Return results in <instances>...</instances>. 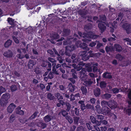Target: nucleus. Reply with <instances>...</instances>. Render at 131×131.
<instances>
[{"label":"nucleus","mask_w":131,"mask_h":131,"mask_svg":"<svg viewBox=\"0 0 131 131\" xmlns=\"http://www.w3.org/2000/svg\"><path fill=\"white\" fill-rule=\"evenodd\" d=\"M9 93H6L4 94L1 98L0 103L2 106H5L8 103V100L10 97Z\"/></svg>","instance_id":"obj_1"},{"label":"nucleus","mask_w":131,"mask_h":131,"mask_svg":"<svg viewBox=\"0 0 131 131\" xmlns=\"http://www.w3.org/2000/svg\"><path fill=\"white\" fill-rule=\"evenodd\" d=\"M76 49L75 46L74 45L70 46H67L65 47V55L70 56L71 55V52Z\"/></svg>","instance_id":"obj_2"},{"label":"nucleus","mask_w":131,"mask_h":131,"mask_svg":"<svg viewBox=\"0 0 131 131\" xmlns=\"http://www.w3.org/2000/svg\"><path fill=\"white\" fill-rule=\"evenodd\" d=\"M84 34L85 37L93 39H96L99 36L98 35H95L91 31H89L87 33H84Z\"/></svg>","instance_id":"obj_3"},{"label":"nucleus","mask_w":131,"mask_h":131,"mask_svg":"<svg viewBox=\"0 0 131 131\" xmlns=\"http://www.w3.org/2000/svg\"><path fill=\"white\" fill-rule=\"evenodd\" d=\"M83 68L82 69L81 71L80 72V79L83 82H92L91 81H87L86 79L87 77V75L85 74L86 72H85L82 70Z\"/></svg>","instance_id":"obj_4"},{"label":"nucleus","mask_w":131,"mask_h":131,"mask_svg":"<svg viewBox=\"0 0 131 131\" xmlns=\"http://www.w3.org/2000/svg\"><path fill=\"white\" fill-rule=\"evenodd\" d=\"M53 50H48L47 51V52L50 54V56L52 57H55L57 55H59L57 51L55 48H53Z\"/></svg>","instance_id":"obj_5"},{"label":"nucleus","mask_w":131,"mask_h":131,"mask_svg":"<svg viewBox=\"0 0 131 131\" xmlns=\"http://www.w3.org/2000/svg\"><path fill=\"white\" fill-rule=\"evenodd\" d=\"M123 27L126 30L127 34H129L131 32V26L130 24L125 23L123 25Z\"/></svg>","instance_id":"obj_6"},{"label":"nucleus","mask_w":131,"mask_h":131,"mask_svg":"<svg viewBox=\"0 0 131 131\" xmlns=\"http://www.w3.org/2000/svg\"><path fill=\"white\" fill-rule=\"evenodd\" d=\"M108 106L111 109H114L117 106V103L113 100H110L108 102Z\"/></svg>","instance_id":"obj_7"},{"label":"nucleus","mask_w":131,"mask_h":131,"mask_svg":"<svg viewBox=\"0 0 131 131\" xmlns=\"http://www.w3.org/2000/svg\"><path fill=\"white\" fill-rule=\"evenodd\" d=\"M98 27L101 30V32L102 33L104 32L106 29L105 23L103 22L99 23L98 24Z\"/></svg>","instance_id":"obj_8"},{"label":"nucleus","mask_w":131,"mask_h":131,"mask_svg":"<svg viewBox=\"0 0 131 131\" xmlns=\"http://www.w3.org/2000/svg\"><path fill=\"white\" fill-rule=\"evenodd\" d=\"M111 111V110L107 107H102L101 112L104 115H106Z\"/></svg>","instance_id":"obj_9"},{"label":"nucleus","mask_w":131,"mask_h":131,"mask_svg":"<svg viewBox=\"0 0 131 131\" xmlns=\"http://www.w3.org/2000/svg\"><path fill=\"white\" fill-rule=\"evenodd\" d=\"M128 97L130 100V101L128 102L129 106H131V90L129 91L128 94ZM126 112L129 115L131 114V108H128L126 110Z\"/></svg>","instance_id":"obj_10"},{"label":"nucleus","mask_w":131,"mask_h":131,"mask_svg":"<svg viewBox=\"0 0 131 131\" xmlns=\"http://www.w3.org/2000/svg\"><path fill=\"white\" fill-rule=\"evenodd\" d=\"M36 125L39 127L43 129L47 127V124L46 123L43 122L42 121H40L36 123Z\"/></svg>","instance_id":"obj_11"},{"label":"nucleus","mask_w":131,"mask_h":131,"mask_svg":"<svg viewBox=\"0 0 131 131\" xmlns=\"http://www.w3.org/2000/svg\"><path fill=\"white\" fill-rule=\"evenodd\" d=\"M13 55V53L12 51L9 50H8L5 52L3 54L5 57L8 58L12 57Z\"/></svg>","instance_id":"obj_12"},{"label":"nucleus","mask_w":131,"mask_h":131,"mask_svg":"<svg viewBox=\"0 0 131 131\" xmlns=\"http://www.w3.org/2000/svg\"><path fill=\"white\" fill-rule=\"evenodd\" d=\"M81 46H82V47H80L84 50L82 52V53H84V54L86 53L87 51L89 50V49L86 43L85 42L82 43Z\"/></svg>","instance_id":"obj_13"},{"label":"nucleus","mask_w":131,"mask_h":131,"mask_svg":"<svg viewBox=\"0 0 131 131\" xmlns=\"http://www.w3.org/2000/svg\"><path fill=\"white\" fill-rule=\"evenodd\" d=\"M16 107V105L14 104L13 103H11L7 108V112L9 113H12Z\"/></svg>","instance_id":"obj_14"},{"label":"nucleus","mask_w":131,"mask_h":131,"mask_svg":"<svg viewBox=\"0 0 131 131\" xmlns=\"http://www.w3.org/2000/svg\"><path fill=\"white\" fill-rule=\"evenodd\" d=\"M111 74V73L106 72L103 73V77L105 78L111 79L112 78Z\"/></svg>","instance_id":"obj_15"},{"label":"nucleus","mask_w":131,"mask_h":131,"mask_svg":"<svg viewBox=\"0 0 131 131\" xmlns=\"http://www.w3.org/2000/svg\"><path fill=\"white\" fill-rule=\"evenodd\" d=\"M93 93L94 95L96 97H99L101 94V90L100 89L98 88H96L93 90Z\"/></svg>","instance_id":"obj_16"},{"label":"nucleus","mask_w":131,"mask_h":131,"mask_svg":"<svg viewBox=\"0 0 131 131\" xmlns=\"http://www.w3.org/2000/svg\"><path fill=\"white\" fill-rule=\"evenodd\" d=\"M70 33V30L68 29H64L62 33V36L63 37H66L69 35Z\"/></svg>","instance_id":"obj_17"},{"label":"nucleus","mask_w":131,"mask_h":131,"mask_svg":"<svg viewBox=\"0 0 131 131\" xmlns=\"http://www.w3.org/2000/svg\"><path fill=\"white\" fill-rule=\"evenodd\" d=\"M127 89H125V90H122L121 89H118L116 88H114L113 89L112 91L114 93H118L119 90H121V92H128V91H126V90Z\"/></svg>","instance_id":"obj_18"},{"label":"nucleus","mask_w":131,"mask_h":131,"mask_svg":"<svg viewBox=\"0 0 131 131\" xmlns=\"http://www.w3.org/2000/svg\"><path fill=\"white\" fill-rule=\"evenodd\" d=\"M35 64V63L34 62V61L30 60L28 63V66L29 69H31L32 68L33 66Z\"/></svg>","instance_id":"obj_19"},{"label":"nucleus","mask_w":131,"mask_h":131,"mask_svg":"<svg viewBox=\"0 0 131 131\" xmlns=\"http://www.w3.org/2000/svg\"><path fill=\"white\" fill-rule=\"evenodd\" d=\"M114 47L115 48L116 50L117 51L120 52L122 51V47L119 44H115L114 45Z\"/></svg>","instance_id":"obj_20"},{"label":"nucleus","mask_w":131,"mask_h":131,"mask_svg":"<svg viewBox=\"0 0 131 131\" xmlns=\"http://www.w3.org/2000/svg\"><path fill=\"white\" fill-rule=\"evenodd\" d=\"M16 114L20 115H23L24 114V111L21 110L20 107H18L16 109Z\"/></svg>","instance_id":"obj_21"},{"label":"nucleus","mask_w":131,"mask_h":131,"mask_svg":"<svg viewBox=\"0 0 131 131\" xmlns=\"http://www.w3.org/2000/svg\"><path fill=\"white\" fill-rule=\"evenodd\" d=\"M72 78H69V79L71 81V82H76V80L78 79V77L77 75L75 74L72 73Z\"/></svg>","instance_id":"obj_22"},{"label":"nucleus","mask_w":131,"mask_h":131,"mask_svg":"<svg viewBox=\"0 0 131 131\" xmlns=\"http://www.w3.org/2000/svg\"><path fill=\"white\" fill-rule=\"evenodd\" d=\"M84 54V53H82L81 54V55L82 57V59L84 61L88 60L90 58L89 55L85 54Z\"/></svg>","instance_id":"obj_23"},{"label":"nucleus","mask_w":131,"mask_h":131,"mask_svg":"<svg viewBox=\"0 0 131 131\" xmlns=\"http://www.w3.org/2000/svg\"><path fill=\"white\" fill-rule=\"evenodd\" d=\"M52 72L53 74H59V73L58 72V71L57 70L56 68V63H54L52 64Z\"/></svg>","instance_id":"obj_24"},{"label":"nucleus","mask_w":131,"mask_h":131,"mask_svg":"<svg viewBox=\"0 0 131 131\" xmlns=\"http://www.w3.org/2000/svg\"><path fill=\"white\" fill-rule=\"evenodd\" d=\"M69 90V91L71 92H74V90L75 86L74 85H73L70 82L68 85Z\"/></svg>","instance_id":"obj_25"},{"label":"nucleus","mask_w":131,"mask_h":131,"mask_svg":"<svg viewBox=\"0 0 131 131\" xmlns=\"http://www.w3.org/2000/svg\"><path fill=\"white\" fill-rule=\"evenodd\" d=\"M43 120L45 123H48L50 121L51 118V116L47 115L43 117Z\"/></svg>","instance_id":"obj_26"},{"label":"nucleus","mask_w":131,"mask_h":131,"mask_svg":"<svg viewBox=\"0 0 131 131\" xmlns=\"http://www.w3.org/2000/svg\"><path fill=\"white\" fill-rule=\"evenodd\" d=\"M111 96V95L108 93H105L102 95V97L104 99H108Z\"/></svg>","instance_id":"obj_27"},{"label":"nucleus","mask_w":131,"mask_h":131,"mask_svg":"<svg viewBox=\"0 0 131 131\" xmlns=\"http://www.w3.org/2000/svg\"><path fill=\"white\" fill-rule=\"evenodd\" d=\"M92 25L88 24L85 25L84 27V29L86 31H87L92 28Z\"/></svg>","instance_id":"obj_28"},{"label":"nucleus","mask_w":131,"mask_h":131,"mask_svg":"<svg viewBox=\"0 0 131 131\" xmlns=\"http://www.w3.org/2000/svg\"><path fill=\"white\" fill-rule=\"evenodd\" d=\"M12 43V41L10 39L7 40L5 43L4 47L5 48H8L10 46Z\"/></svg>","instance_id":"obj_29"},{"label":"nucleus","mask_w":131,"mask_h":131,"mask_svg":"<svg viewBox=\"0 0 131 131\" xmlns=\"http://www.w3.org/2000/svg\"><path fill=\"white\" fill-rule=\"evenodd\" d=\"M105 49L107 53L110 52H112L114 51V50L113 47L111 46H106Z\"/></svg>","instance_id":"obj_30"},{"label":"nucleus","mask_w":131,"mask_h":131,"mask_svg":"<svg viewBox=\"0 0 131 131\" xmlns=\"http://www.w3.org/2000/svg\"><path fill=\"white\" fill-rule=\"evenodd\" d=\"M115 58L118 60L121 61H122L124 58V57L121 54H119L116 55Z\"/></svg>","instance_id":"obj_31"},{"label":"nucleus","mask_w":131,"mask_h":131,"mask_svg":"<svg viewBox=\"0 0 131 131\" xmlns=\"http://www.w3.org/2000/svg\"><path fill=\"white\" fill-rule=\"evenodd\" d=\"M82 70L85 72H90L92 71V69L91 67L90 66L86 68H83Z\"/></svg>","instance_id":"obj_32"},{"label":"nucleus","mask_w":131,"mask_h":131,"mask_svg":"<svg viewBox=\"0 0 131 131\" xmlns=\"http://www.w3.org/2000/svg\"><path fill=\"white\" fill-rule=\"evenodd\" d=\"M81 89L83 94L86 95V94L87 90L85 87L82 86L81 88Z\"/></svg>","instance_id":"obj_33"},{"label":"nucleus","mask_w":131,"mask_h":131,"mask_svg":"<svg viewBox=\"0 0 131 131\" xmlns=\"http://www.w3.org/2000/svg\"><path fill=\"white\" fill-rule=\"evenodd\" d=\"M34 72L37 74H40L41 72L40 68L37 67L35 68Z\"/></svg>","instance_id":"obj_34"},{"label":"nucleus","mask_w":131,"mask_h":131,"mask_svg":"<svg viewBox=\"0 0 131 131\" xmlns=\"http://www.w3.org/2000/svg\"><path fill=\"white\" fill-rule=\"evenodd\" d=\"M86 129L82 126L78 127L77 128V131H86Z\"/></svg>","instance_id":"obj_35"},{"label":"nucleus","mask_w":131,"mask_h":131,"mask_svg":"<svg viewBox=\"0 0 131 131\" xmlns=\"http://www.w3.org/2000/svg\"><path fill=\"white\" fill-rule=\"evenodd\" d=\"M101 104L102 107H107V106H108V102H107L104 100L102 101Z\"/></svg>","instance_id":"obj_36"},{"label":"nucleus","mask_w":131,"mask_h":131,"mask_svg":"<svg viewBox=\"0 0 131 131\" xmlns=\"http://www.w3.org/2000/svg\"><path fill=\"white\" fill-rule=\"evenodd\" d=\"M7 21L9 23L10 25H13L14 24V19L12 18H8Z\"/></svg>","instance_id":"obj_37"},{"label":"nucleus","mask_w":131,"mask_h":131,"mask_svg":"<svg viewBox=\"0 0 131 131\" xmlns=\"http://www.w3.org/2000/svg\"><path fill=\"white\" fill-rule=\"evenodd\" d=\"M66 118L68 120V122L70 124H71L73 122L72 118L69 116L67 115L66 116Z\"/></svg>","instance_id":"obj_38"},{"label":"nucleus","mask_w":131,"mask_h":131,"mask_svg":"<svg viewBox=\"0 0 131 131\" xmlns=\"http://www.w3.org/2000/svg\"><path fill=\"white\" fill-rule=\"evenodd\" d=\"M15 116L14 114H12L9 118V122L10 123L13 122L15 119Z\"/></svg>","instance_id":"obj_39"},{"label":"nucleus","mask_w":131,"mask_h":131,"mask_svg":"<svg viewBox=\"0 0 131 131\" xmlns=\"http://www.w3.org/2000/svg\"><path fill=\"white\" fill-rule=\"evenodd\" d=\"M97 42L98 41L97 40L94 41L93 42H91L90 43L89 46L92 47H93L95 46Z\"/></svg>","instance_id":"obj_40"},{"label":"nucleus","mask_w":131,"mask_h":131,"mask_svg":"<svg viewBox=\"0 0 131 131\" xmlns=\"http://www.w3.org/2000/svg\"><path fill=\"white\" fill-rule=\"evenodd\" d=\"M57 56H58L57 57V60L58 61H59V62L60 63H62L63 62V59L62 56H61L59 54V55H57Z\"/></svg>","instance_id":"obj_41"},{"label":"nucleus","mask_w":131,"mask_h":131,"mask_svg":"<svg viewBox=\"0 0 131 131\" xmlns=\"http://www.w3.org/2000/svg\"><path fill=\"white\" fill-rule=\"evenodd\" d=\"M81 59L80 57H77L74 60H72L73 63H79L81 60Z\"/></svg>","instance_id":"obj_42"},{"label":"nucleus","mask_w":131,"mask_h":131,"mask_svg":"<svg viewBox=\"0 0 131 131\" xmlns=\"http://www.w3.org/2000/svg\"><path fill=\"white\" fill-rule=\"evenodd\" d=\"M47 98L48 99L50 100H53L54 99V97L53 96L51 93H48L47 96Z\"/></svg>","instance_id":"obj_43"},{"label":"nucleus","mask_w":131,"mask_h":131,"mask_svg":"<svg viewBox=\"0 0 131 131\" xmlns=\"http://www.w3.org/2000/svg\"><path fill=\"white\" fill-rule=\"evenodd\" d=\"M80 119V117H73V121L74 123L78 125V121Z\"/></svg>","instance_id":"obj_44"},{"label":"nucleus","mask_w":131,"mask_h":131,"mask_svg":"<svg viewBox=\"0 0 131 131\" xmlns=\"http://www.w3.org/2000/svg\"><path fill=\"white\" fill-rule=\"evenodd\" d=\"M38 112L37 111L35 112L30 117V118L31 119H33L35 118L37 116V114H38Z\"/></svg>","instance_id":"obj_45"},{"label":"nucleus","mask_w":131,"mask_h":131,"mask_svg":"<svg viewBox=\"0 0 131 131\" xmlns=\"http://www.w3.org/2000/svg\"><path fill=\"white\" fill-rule=\"evenodd\" d=\"M86 108L87 109H93L94 108V106L91 105L89 104H87L86 105Z\"/></svg>","instance_id":"obj_46"},{"label":"nucleus","mask_w":131,"mask_h":131,"mask_svg":"<svg viewBox=\"0 0 131 131\" xmlns=\"http://www.w3.org/2000/svg\"><path fill=\"white\" fill-rule=\"evenodd\" d=\"M66 104L67 108L66 111L67 112H69L70 110L71 106L69 103L68 102L66 103Z\"/></svg>","instance_id":"obj_47"},{"label":"nucleus","mask_w":131,"mask_h":131,"mask_svg":"<svg viewBox=\"0 0 131 131\" xmlns=\"http://www.w3.org/2000/svg\"><path fill=\"white\" fill-rule=\"evenodd\" d=\"M59 36L57 34H54L52 36V38L53 39H57L59 38Z\"/></svg>","instance_id":"obj_48"},{"label":"nucleus","mask_w":131,"mask_h":131,"mask_svg":"<svg viewBox=\"0 0 131 131\" xmlns=\"http://www.w3.org/2000/svg\"><path fill=\"white\" fill-rule=\"evenodd\" d=\"M82 43L81 41L78 40L76 42L75 44L77 47H81V45Z\"/></svg>","instance_id":"obj_49"},{"label":"nucleus","mask_w":131,"mask_h":131,"mask_svg":"<svg viewBox=\"0 0 131 131\" xmlns=\"http://www.w3.org/2000/svg\"><path fill=\"white\" fill-rule=\"evenodd\" d=\"M86 125L87 126L88 129L89 130H90L92 129V127L89 123H86Z\"/></svg>","instance_id":"obj_50"},{"label":"nucleus","mask_w":131,"mask_h":131,"mask_svg":"<svg viewBox=\"0 0 131 131\" xmlns=\"http://www.w3.org/2000/svg\"><path fill=\"white\" fill-rule=\"evenodd\" d=\"M5 91L6 90L5 88L3 87L2 86H0V95L2 93L5 92Z\"/></svg>","instance_id":"obj_51"},{"label":"nucleus","mask_w":131,"mask_h":131,"mask_svg":"<svg viewBox=\"0 0 131 131\" xmlns=\"http://www.w3.org/2000/svg\"><path fill=\"white\" fill-rule=\"evenodd\" d=\"M93 124H95L96 125V126H99L100 125V121H99L97 120H96V119L93 122Z\"/></svg>","instance_id":"obj_52"},{"label":"nucleus","mask_w":131,"mask_h":131,"mask_svg":"<svg viewBox=\"0 0 131 131\" xmlns=\"http://www.w3.org/2000/svg\"><path fill=\"white\" fill-rule=\"evenodd\" d=\"M96 116L97 117V119L101 120H102L104 119V116L101 115H97Z\"/></svg>","instance_id":"obj_53"},{"label":"nucleus","mask_w":131,"mask_h":131,"mask_svg":"<svg viewBox=\"0 0 131 131\" xmlns=\"http://www.w3.org/2000/svg\"><path fill=\"white\" fill-rule=\"evenodd\" d=\"M90 119L91 122L93 123L96 119L95 117L93 116H90Z\"/></svg>","instance_id":"obj_54"},{"label":"nucleus","mask_w":131,"mask_h":131,"mask_svg":"<svg viewBox=\"0 0 131 131\" xmlns=\"http://www.w3.org/2000/svg\"><path fill=\"white\" fill-rule=\"evenodd\" d=\"M48 60L49 61L51 62L52 64L55 63L56 62V61L54 59L50 57H49Z\"/></svg>","instance_id":"obj_55"},{"label":"nucleus","mask_w":131,"mask_h":131,"mask_svg":"<svg viewBox=\"0 0 131 131\" xmlns=\"http://www.w3.org/2000/svg\"><path fill=\"white\" fill-rule=\"evenodd\" d=\"M100 87L102 88L106 87V83L105 82H100Z\"/></svg>","instance_id":"obj_56"},{"label":"nucleus","mask_w":131,"mask_h":131,"mask_svg":"<svg viewBox=\"0 0 131 131\" xmlns=\"http://www.w3.org/2000/svg\"><path fill=\"white\" fill-rule=\"evenodd\" d=\"M53 73L52 72H50L48 76L49 79H52L53 77Z\"/></svg>","instance_id":"obj_57"},{"label":"nucleus","mask_w":131,"mask_h":131,"mask_svg":"<svg viewBox=\"0 0 131 131\" xmlns=\"http://www.w3.org/2000/svg\"><path fill=\"white\" fill-rule=\"evenodd\" d=\"M11 90L12 92L14 91L17 90V88L15 85H12L11 87Z\"/></svg>","instance_id":"obj_58"},{"label":"nucleus","mask_w":131,"mask_h":131,"mask_svg":"<svg viewBox=\"0 0 131 131\" xmlns=\"http://www.w3.org/2000/svg\"><path fill=\"white\" fill-rule=\"evenodd\" d=\"M13 38L15 42L17 43H19V40L15 36H13Z\"/></svg>","instance_id":"obj_59"},{"label":"nucleus","mask_w":131,"mask_h":131,"mask_svg":"<svg viewBox=\"0 0 131 131\" xmlns=\"http://www.w3.org/2000/svg\"><path fill=\"white\" fill-rule=\"evenodd\" d=\"M93 82H84L83 84L86 86H90L92 84Z\"/></svg>","instance_id":"obj_60"},{"label":"nucleus","mask_w":131,"mask_h":131,"mask_svg":"<svg viewBox=\"0 0 131 131\" xmlns=\"http://www.w3.org/2000/svg\"><path fill=\"white\" fill-rule=\"evenodd\" d=\"M100 124L102 123L104 125H106L107 124L108 122L106 120H102L100 121Z\"/></svg>","instance_id":"obj_61"},{"label":"nucleus","mask_w":131,"mask_h":131,"mask_svg":"<svg viewBox=\"0 0 131 131\" xmlns=\"http://www.w3.org/2000/svg\"><path fill=\"white\" fill-rule=\"evenodd\" d=\"M48 61H47L46 62H43L41 65V66L43 67H46Z\"/></svg>","instance_id":"obj_62"},{"label":"nucleus","mask_w":131,"mask_h":131,"mask_svg":"<svg viewBox=\"0 0 131 131\" xmlns=\"http://www.w3.org/2000/svg\"><path fill=\"white\" fill-rule=\"evenodd\" d=\"M96 46V48L97 49H99L101 46L103 45V44L101 43H100L99 41H98Z\"/></svg>","instance_id":"obj_63"},{"label":"nucleus","mask_w":131,"mask_h":131,"mask_svg":"<svg viewBox=\"0 0 131 131\" xmlns=\"http://www.w3.org/2000/svg\"><path fill=\"white\" fill-rule=\"evenodd\" d=\"M32 52L33 55H37L38 54V52L37 50L36 49H33L32 50Z\"/></svg>","instance_id":"obj_64"}]
</instances>
